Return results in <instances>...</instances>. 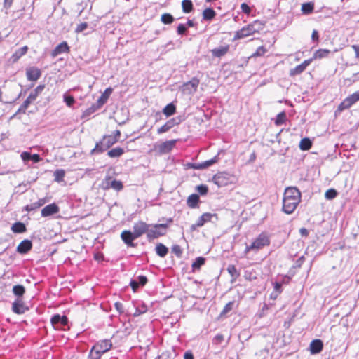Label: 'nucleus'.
Masks as SVG:
<instances>
[{"mask_svg":"<svg viewBox=\"0 0 359 359\" xmlns=\"http://www.w3.org/2000/svg\"><path fill=\"white\" fill-rule=\"evenodd\" d=\"M301 201V192L294 187L285 189L283 198V211L292 214Z\"/></svg>","mask_w":359,"mask_h":359,"instance_id":"nucleus-1","label":"nucleus"},{"mask_svg":"<svg viewBox=\"0 0 359 359\" xmlns=\"http://www.w3.org/2000/svg\"><path fill=\"white\" fill-rule=\"evenodd\" d=\"M112 347L110 339H103L97 341L90 349L88 359H100L102 355Z\"/></svg>","mask_w":359,"mask_h":359,"instance_id":"nucleus-2","label":"nucleus"},{"mask_svg":"<svg viewBox=\"0 0 359 359\" xmlns=\"http://www.w3.org/2000/svg\"><path fill=\"white\" fill-rule=\"evenodd\" d=\"M270 244V239L268 235L264 233H260L257 238L249 245H246L244 254L247 255L250 250L257 251Z\"/></svg>","mask_w":359,"mask_h":359,"instance_id":"nucleus-3","label":"nucleus"},{"mask_svg":"<svg viewBox=\"0 0 359 359\" xmlns=\"http://www.w3.org/2000/svg\"><path fill=\"white\" fill-rule=\"evenodd\" d=\"M45 88V85H39L35 89H34L28 96V97L24 101V102L19 107L17 113L25 114L26 110L34 102L38 96L42 93Z\"/></svg>","mask_w":359,"mask_h":359,"instance_id":"nucleus-4","label":"nucleus"},{"mask_svg":"<svg viewBox=\"0 0 359 359\" xmlns=\"http://www.w3.org/2000/svg\"><path fill=\"white\" fill-rule=\"evenodd\" d=\"M100 187L104 190L113 189L116 191H120L123 189V185L121 181L113 180L111 176H106L102 181Z\"/></svg>","mask_w":359,"mask_h":359,"instance_id":"nucleus-5","label":"nucleus"},{"mask_svg":"<svg viewBox=\"0 0 359 359\" xmlns=\"http://www.w3.org/2000/svg\"><path fill=\"white\" fill-rule=\"evenodd\" d=\"M116 142H117L116 137H112L111 135H105L96 144L95 148L93 151L103 152L114 145Z\"/></svg>","mask_w":359,"mask_h":359,"instance_id":"nucleus-6","label":"nucleus"},{"mask_svg":"<svg viewBox=\"0 0 359 359\" xmlns=\"http://www.w3.org/2000/svg\"><path fill=\"white\" fill-rule=\"evenodd\" d=\"M168 224H158L153 226L152 229H149L147 238L149 241L164 236L166 233Z\"/></svg>","mask_w":359,"mask_h":359,"instance_id":"nucleus-7","label":"nucleus"},{"mask_svg":"<svg viewBox=\"0 0 359 359\" xmlns=\"http://www.w3.org/2000/svg\"><path fill=\"white\" fill-rule=\"evenodd\" d=\"M359 101V91L355 92L344 100L338 106L337 111H342L350 108L353 104Z\"/></svg>","mask_w":359,"mask_h":359,"instance_id":"nucleus-8","label":"nucleus"},{"mask_svg":"<svg viewBox=\"0 0 359 359\" xmlns=\"http://www.w3.org/2000/svg\"><path fill=\"white\" fill-rule=\"evenodd\" d=\"M231 175L226 172H218L212 177V181L219 187L228 185L231 182Z\"/></svg>","mask_w":359,"mask_h":359,"instance_id":"nucleus-9","label":"nucleus"},{"mask_svg":"<svg viewBox=\"0 0 359 359\" xmlns=\"http://www.w3.org/2000/svg\"><path fill=\"white\" fill-rule=\"evenodd\" d=\"M51 323L55 329L62 330L68 324V318L66 316L55 314L51 318Z\"/></svg>","mask_w":359,"mask_h":359,"instance_id":"nucleus-10","label":"nucleus"},{"mask_svg":"<svg viewBox=\"0 0 359 359\" xmlns=\"http://www.w3.org/2000/svg\"><path fill=\"white\" fill-rule=\"evenodd\" d=\"M212 218H215L217 220L218 217L217 214L212 213H204L197 220L196 223L193 224L191 227L192 230L196 229L197 227H201L204 225L205 223L212 221Z\"/></svg>","mask_w":359,"mask_h":359,"instance_id":"nucleus-11","label":"nucleus"},{"mask_svg":"<svg viewBox=\"0 0 359 359\" xmlns=\"http://www.w3.org/2000/svg\"><path fill=\"white\" fill-rule=\"evenodd\" d=\"M255 29L250 24L235 32L233 40L245 38L255 34Z\"/></svg>","mask_w":359,"mask_h":359,"instance_id":"nucleus-12","label":"nucleus"},{"mask_svg":"<svg viewBox=\"0 0 359 359\" xmlns=\"http://www.w3.org/2000/svg\"><path fill=\"white\" fill-rule=\"evenodd\" d=\"M199 84V80L194 77L189 81L185 83L182 86V91L184 93L191 94L197 90Z\"/></svg>","mask_w":359,"mask_h":359,"instance_id":"nucleus-13","label":"nucleus"},{"mask_svg":"<svg viewBox=\"0 0 359 359\" xmlns=\"http://www.w3.org/2000/svg\"><path fill=\"white\" fill-rule=\"evenodd\" d=\"M151 225L146 224L144 222L140 221L133 226V233L137 238L140 237L144 233H148L149 228Z\"/></svg>","mask_w":359,"mask_h":359,"instance_id":"nucleus-14","label":"nucleus"},{"mask_svg":"<svg viewBox=\"0 0 359 359\" xmlns=\"http://www.w3.org/2000/svg\"><path fill=\"white\" fill-rule=\"evenodd\" d=\"M181 118L180 117L172 118L168 120L163 126L158 129V133L161 134L168 132L170 129L173 128L175 126L180 124Z\"/></svg>","mask_w":359,"mask_h":359,"instance_id":"nucleus-15","label":"nucleus"},{"mask_svg":"<svg viewBox=\"0 0 359 359\" xmlns=\"http://www.w3.org/2000/svg\"><path fill=\"white\" fill-rule=\"evenodd\" d=\"M312 62V60H306L302 64L296 66L294 68H292L290 70V76H295L297 75L301 74L303 72H304L306 67Z\"/></svg>","mask_w":359,"mask_h":359,"instance_id":"nucleus-16","label":"nucleus"},{"mask_svg":"<svg viewBox=\"0 0 359 359\" xmlns=\"http://www.w3.org/2000/svg\"><path fill=\"white\" fill-rule=\"evenodd\" d=\"M28 308L25 306L22 299L17 298L12 304V311L17 314H22Z\"/></svg>","mask_w":359,"mask_h":359,"instance_id":"nucleus-17","label":"nucleus"},{"mask_svg":"<svg viewBox=\"0 0 359 359\" xmlns=\"http://www.w3.org/2000/svg\"><path fill=\"white\" fill-rule=\"evenodd\" d=\"M218 161H219V157H218V155H217L212 159L205 161L201 163H192L191 165V168L196 169V170H203V169H205V168L212 165L214 163H217Z\"/></svg>","mask_w":359,"mask_h":359,"instance_id":"nucleus-18","label":"nucleus"},{"mask_svg":"<svg viewBox=\"0 0 359 359\" xmlns=\"http://www.w3.org/2000/svg\"><path fill=\"white\" fill-rule=\"evenodd\" d=\"M60 211V208L55 203H51L45 206L41 210V216L43 217L51 216L54 214L57 213Z\"/></svg>","mask_w":359,"mask_h":359,"instance_id":"nucleus-19","label":"nucleus"},{"mask_svg":"<svg viewBox=\"0 0 359 359\" xmlns=\"http://www.w3.org/2000/svg\"><path fill=\"white\" fill-rule=\"evenodd\" d=\"M26 76L29 81H36L41 77V72L37 67H32L27 69Z\"/></svg>","mask_w":359,"mask_h":359,"instance_id":"nucleus-20","label":"nucleus"},{"mask_svg":"<svg viewBox=\"0 0 359 359\" xmlns=\"http://www.w3.org/2000/svg\"><path fill=\"white\" fill-rule=\"evenodd\" d=\"M121 239L123 241L127 244L128 246L134 247L135 245L133 241L137 238L135 237V234L133 232H130V231H124L121 233Z\"/></svg>","mask_w":359,"mask_h":359,"instance_id":"nucleus-21","label":"nucleus"},{"mask_svg":"<svg viewBox=\"0 0 359 359\" xmlns=\"http://www.w3.org/2000/svg\"><path fill=\"white\" fill-rule=\"evenodd\" d=\"M69 50V47L66 41H63L57 45L51 53L53 57H55L58 55L64 53H67Z\"/></svg>","mask_w":359,"mask_h":359,"instance_id":"nucleus-22","label":"nucleus"},{"mask_svg":"<svg viewBox=\"0 0 359 359\" xmlns=\"http://www.w3.org/2000/svg\"><path fill=\"white\" fill-rule=\"evenodd\" d=\"M323 348V343L320 339H313L309 346L311 354H318L320 353Z\"/></svg>","mask_w":359,"mask_h":359,"instance_id":"nucleus-23","label":"nucleus"},{"mask_svg":"<svg viewBox=\"0 0 359 359\" xmlns=\"http://www.w3.org/2000/svg\"><path fill=\"white\" fill-rule=\"evenodd\" d=\"M32 248V243L29 240H24L17 247V251L21 254L27 253Z\"/></svg>","mask_w":359,"mask_h":359,"instance_id":"nucleus-24","label":"nucleus"},{"mask_svg":"<svg viewBox=\"0 0 359 359\" xmlns=\"http://www.w3.org/2000/svg\"><path fill=\"white\" fill-rule=\"evenodd\" d=\"M113 92V89L111 87H109L105 89L104 92L102 94V95L97 99L96 104L100 108L107 102L108 98L111 95Z\"/></svg>","mask_w":359,"mask_h":359,"instance_id":"nucleus-25","label":"nucleus"},{"mask_svg":"<svg viewBox=\"0 0 359 359\" xmlns=\"http://www.w3.org/2000/svg\"><path fill=\"white\" fill-rule=\"evenodd\" d=\"M229 50V46H219L211 50L212 55L215 57H222L225 55Z\"/></svg>","mask_w":359,"mask_h":359,"instance_id":"nucleus-26","label":"nucleus"},{"mask_svg":"<svg viewBox=\"0 0 359 359\" xmlns=\"http://www.w3.org/2000/svg\"><path fill=\"white\" fill-rule=\"evenodd\" d=\"M46 202L45 198H41L38 201L27 205L25 207V210L27 212L35 210L40 207L43 206Z\"/></svg>","mask_w":359,"mask_h":359,"instance_id":"nucleus-27","label":"nucleus"},{"mask_svg":"<svg viewBox=\"0 0 359 359\" xmlns=\"http://www.w3.org/2000/svg\"><path fill=\"white\" fill-rule=\"evenodd\" d=\"M330 53V50L328 49H319L314 53L313 57L309 60H312L313 61L316 59L325 58L329 56Z\"/></svg>","mask_w":359,"mask_h":359,"instance_id":"nucleus-28","label":"nucleus"},{"mask_svg":"<svg viewBox=\"0 0 359 359\" xmlns=\"http://www.w3.org/2000/svg\"><path fill=\"white\" fill-rule=\"evenodd\" d=\"M199 202V196L196 194H191L187 201V205L191 208H196Z\"/></svg>","mask_w":359,"mask_h":359,"instance_id":"nucleus-29","label":"nucleus"},{"mask_svg":"<svg viewBox=\"0 0 359 359\" xmlns=\"http://www.w3.org/2000/svg\"><path fill=\"white\" fill-rule=\"evenodd\" d=\"M175 140L166 141L160 145V150L163 153L170 151L175 144Z\"/></svg>","mask_w":359,"mask_h":359,"instance_id":"nucleus-30","label":"nucleus"},{"mask_svg":"<svg viewBox=\"0 0 359 359\" xmlns=\"http://www.w3.org/2000/svg\"><path fill=\"white\" fill-rule=\"evenodd\" d=\"M11 230L15 233H21L25 232L27 229L25 224L18 222L12 225Z\"/></svg>","mask_w":359,"mask_h":359,"instance_id":"nucleus-31","label":"nucleus"},{"mask_svg":"<svg viewBox=\"0 0 359 359\" xmlns=\"http://www.w3.org/2000/svg\"><path fill=\"white\" fill-rule=\"evenodd\" d=\"M12 291L17 298L22 299V296L25 293V288L22 285H16L13 286Z\"/></svg>","mask_w":359,"mask_h":359,"instance_id":"nucleus-32","label":"nucleus"},{"mask_svg":"<svg viewBox=\"0 0 359 359\" xmlns=\"http://www.w3.org/2000/svg\"><path fill=\"white\" fill-rule=\"evenodd\" d=\"M205 259L204 257H198L196 258L191 265L192 271H195L196 270H199L201 267L205 264Z\"/></svg>","mask_w":359,"mask_h":359,"instance_id":"nucleus-33","label":"nucleus"},{"mask_svg":"<svg viewBox=\"0 0 359 359\" xmlns=\"http://www.w3.org/2000/svg\"><path fill=\"white\" fill-rule=\"evenodd\" d=\"M156 252L161 257H164L168 252V248L162 243H158L156 246Z\"/></svg>","mask_w":359,"mask_h":359,"instance_id":"nucleus-34","label":"nucleus"},{"mask_svg":"<svg viewBox=\"0 0 359 359\" xmlns=\"http://www.w3.org/2000/svg\"><path fill=\"white\" fill-rule=\"evenodd\" d=\"M215 11L211 8H205L203 12V18L205 20H211L215 17Z\"/></svg>","mask_w":359,"mask_h":359,"instance_id":"nucleus-35","label":"nucleus"},{"mask_svg":"<svg viewBox=\"0 0 359 359\" xmlns=\"http://www.w3.org/2000/svg\"><path fill=\"white\" fill-rule=\"evenodd\" d=\"M314 10V3L307 2L302 5L301 11L304 14L308 15L311 13Z\"/></svg>","mask_w":359,"mask_h":359,"instance_id":"nucleus-36","label":"nucleus"},{"mask_svg":"<svg viewBox=\"0 0 359 359\" xmlns=\"http://www.w3.org/2000/svg\"><path fill=\"white\" fill-rule=\"evenodd\" d=\"M176 112V107L173 103L167 104L163 109V113L166 116H170Z\"/></svg>","mask_w":359,"mask_h":359,"instance_id":"nucleus-37","label":"nucleus"},{"mask_svg":"<svg viewBox=\"0 0 359 359\" xmlns=\"http://www.w3.org/2000/svg\"><path fill=\"white\" fill-rule=\"evenodd\" d=\"M124 153L123 149L121 147H116L107 152V155L111 158H117L121 156Z\"/></svg>","mask_w":359,"mask_h":359,"instance_id":"nucleus-38","label":"nucleus"},{"mask_svg":"<svg viewBox=\"0 0 359 359\" xmlns=\"http://www.w3.org/2000/svg\"><path fill=\"white\" fill-rule=\"evenodd\" d=\"M312 146V142L310 139L305 137L303 138L299 143V148L302 151L309 150Z\"/></svg>","mask_w":359,"mask_h":359,"instance_id":"nucleus-39","label":"nucleus"},{"mask_svg":"<svg viewBox=\"0 0 359 359\" xmlns=\"http://www.w3.org/2000/svg\"><path fill=\"white\" fill-rule=\"evenodd\" d=\"M182 8L184 13H190L194 8L192 1L191 0H183Z\"/></svg>","mask_w":359,"mask_h":359,"instance_id":"nucleus-40","label":"nucleus"},{"mask_svg":"<svg viewBox=\"0 0 359 359\" xmlns=\"http://www.w3.org/2000/svg\"><path fill=\"white\" fill-rule=\"evenodd\" d=\"M27 50L28 47L26 46L18 48L13 55V58L14 59V60H17L20 59L22 56L25 55L27 52Z\"/></svg>","mask_w":359,"mask_h":359,"instance_id":"nucleus-41","label":"nucleus"},{"mask_svg":"<svg viewBox=\"0 0 359 359\" xmlns=\"http://www.w3.org/2000/svg\"><path fill=\"white\" fill-rule=\"evenodd\" d=\"M287 120V116L285 111L279 113L275 119V124L278 126L283 125Z\"/></svg>","mask_w":359,"mask_h":359,"instance_id":"nucleus-42","label":"nucleus"},{"mask_svg":"<svg viewBox=\"0 0 359 359\" xmlns=\"http://www.w3.org/2000/svg\"><path fill=\"white\" fill-rule=\"evenodd\" d=\"M99 109H100V107H98V105L96 103L93 104L91 107H90L83 111L82 117L86 118L90 116L92 114L95 113Z\"/></svg>","mask_w":359,"mask_h":359,"instance_id":"nucleus-43","label":"nucleus"},{"mask_svg":"<svg viewBox=\"0 0 359 359\" xmlns=\"http://www.w3.org/2000/svg\"><path fill=\"white\" fill-rule=\"evenodd\" d=\"M65 175V171L62 169L56 170L53 174L55 181L57 182H62L64 180Z\"/></svg>","mask_w":359,"mask_h":359,"instance_id":"nucleus-44","label":"nucleus"},{"mask_svg":"<svg viewBox=\"0 0 359 359\" xmlns=\"http://www.w3.org/2000/svg\"><path fill=\"white\" fill-rule=\"evenodd\" d=\"M161 22L165 25H170L175 20L174 17L170 13H164L161 15Z\"/></svg>","mask_w":359,"mask_h":359,"instance_id":"nucleus-45","label":"nucleus"},{"mask_svg":"<svg viewBox=\"0 0 359 359\" xmlns=\"http://www.w3.org/2000/svg\"><path fill=\"white\" fill-rule=\"evenodd\" d=\"M63 100L67 104V106L69 107H72L73 104L75 103V100L74 97L69 95L67 93H65L63 95Z\"/></svg>","mask_w":359,"mask_h":359,"instance_id":"nucleus-46","label":"nucleus"},{"mask_svg":"<svg viewBox=\"0 0 359 359\" xmlns=\"http://www.w3.org/2000/svg\"><path fill=\"white\" fill-rule=\"evenodd\" d=\"M226 269L231 276L234 279H236L240 276L239 272L234 265H229Z\"/></svg>","mask_w":359,"mask_h":359,"instance_id":"nucleus-47","label":"nucleus"},{"mask_svg":"<svg viewBox=\"0 0 359 359\" xmlns=\"http://www.w3.org/2000/svg\"><path fill=\"white\" fill-rule=\"evenodd\" d=\"M234 304H235V302L233 301H231V302H229V303H227L224 306L223 310L221 311L220 316H226L229 312H230L233 309Z\"/></svg>","mask_w":359,"mask_h":359,"instance_id":"nucleus-48","label":"nucleus"},{"mask_svg":"<svg viewBox=\"0 0 359 359\" xmlns=\"http://www.w3.org/2000/svg\"><path fill=\"white\" fill-rule=\"evenodd\" d=\"M267 52L266 48L262 46L257 48L256 51L252 55V57H261L263 56Z\"/></svg>","mask_w":359,"mask_h":359,"instance_id":"nucleus-49","label":"nucleus"},{"mask_svg":"<svg viewBox=\"0 0 359 359\" xmlns=\"http://www.w3.org/2000/svg\"><path fill=\"white\" fill-rule=\"evenodd\" d=\"M250 25L253 27L255 33L259 32L264 27V24L259 20H255L252 23H250Z\"/></svg>","mask_w":359,"mask_h":359,"instance_id":"nucleus-50","label":"nucleus"},{"mask_svg":"<svg viewBox=\"0 0 359 359\" xmlns=\"http://www.w3.org/2000/svg\"><path fill=\"white\" fill-rule=\"evenodd\" d=\"M337 196V191L334 189H328L325 194V196L328 200H332Z\"/></svg>","mask_w":359,"mask_h":359,"instance_id":"nucleus-51","label":"nucleus"},{"mask_svg":"<svg viewBox=\"0 0 359 359\" xmlns=\"http://www.w3.org/2000/svg\"><path fill=\"white\" fill-rule=\"evenodd\" d=\"M196 190L202 196L205 195L208 191V188L205 184H200L196 187Z\"/></svg>","mask_w":359,"mask_h":359,"instance_id":"nucleus-52","label":"nucleus"},{"mask_svg":"<svg viewBox=\"0 0 359 359\" xmlns=\"http://www.w3.org/2000/svg\"><path fill=\"white\" fill-rule=\"evenodd\" d=\"M224 335L222 334H217L212 339V342L214 344L219 345L224 341Z\"/></svg>","mask_w":359,"mask_h":359,"instance_id":"nucleus-53","label":"nucleus"},{"mask_svg":"<svg viewBox=\"0 0 359 359\" xmlns=\"http://www.w3.org/2000/svg\"><path fill=\"white\" fill-rule=\"evenodd\" d=\"M172 252L176 255L177 257H181L182 251L181 247L179 245H174L171 248Z\"/></svg>","mask_w":359,"mask_h":359,"instance_id":"nucleus-54","label":"nucleus"},{"mask_svg":"<svg viewBox=\"0 0 359 359\" xmlns=\"http://www.w3.org/2000/svg\"><path fill=\"white\" fill-rule=\"evenodd\" d=\"M88 25L87 22H82L77 25V27L75 29V32L76 33L82 32L88 27Z\"/></svg>","mask_w":359,"mask_h":359,"instance_id":"nucleus-55","label":"nucleus"},{"mask_svg":"<svg viewBox=\"0 0 359 359\" xmlns=\"http://www.w3.org/2000/svg\"><path fill=\"white\" fill-rule=\"evenodd\" d=\"M135 280H137V283L140 285V286H144L147 283V278L144 276H139Z\"/></svg>","mask_w":359,"mask_h":359,"instance_id":"nucleus-56","label":"nucleus"},{"mask_svg":"<svg viewBox=\"0 0 359 359\" xmlns=\"http://www.w3.org/2000/svg\"><path fill=\"white\" fill-rule=\"evenodd\" d=\"M177 34L182 35L187 32V27L184 24H180L177 29Z\"/></svg>","mask_w":359,"mask_h":359,"instance_id":"nucleus-57","label":"nucleus"},{"mask_svg":"<svg viewBox=\"0 0 359 359\" xmlns=\"http://www.w3.org/2000/svg\"><path fill=\"white\" fill-rule=\"evenodd\" d=\"M241 8L242 11L245 14H249L251 11L250 6L245 3H243L241 4Z\"/></svg>","mask_w":359,"mask_h":359,"instance_id":"nucleus-58","label":"nucleus"},{"mask_svg":"<svg viewBox=\"0 0 359 359\" xmlns=\"http://www.w3.org/2000/svg\"><path fill=\"white\" fill-rule=\"evenodd\" d=\"M31 155L29 152L24 151L21 154L20 156L24 161H27L30 160Z\"/></svg>","mask_w":359,"mask_h":359,"instance_id":"nucleus-59","label":"nucleus"},{"mask_svg":"<svg viewBox=\"0 0 359 359\" xmlns=\"http://www.w3.org/2000/svg\"><path fill=\"white\" fill-rule=\"evenodd\" d=\"M114 306L116 308V309L120 313H123V306L122 304V303L119 302H117L114 304Z\"/></svg>","mask_w":359,"mask_h":359,"instance_id":"nucleus-60","label":"nucleus"},{"mask_svg":"<svg viewBox=\"0 0 359 359\" xmlns=\"http://www.w3.org/2000/svg\"><path fill=\"white\" fill-rule=\"evenodd\" d=\"M130 285L131 286L132 289L134 291H136L137 290V288L140 287V285L138 284L137 280L135 279L132 280L130 281Z\"/></svg>","mask_w":359,"mask_h":359,"instance_id":"nucleus-61","label":"nucleus"},{"mask_svg":"<svg viewBox=\"0 0 359 359\" xmlns=\"http://www.w3.org/2000/svg\"><path fill=\"white\" fill-rule=\"evenodd\" d=\"M30 160L34 163H38L41 160V158L39 154H34L31 155Z\"/></svg>","mask_w":359,"mask_h":359,"instance_id":"nucleus-62","label":"nucleus"},{"mask_svg":"<svg viewBox=\"0 0 359 359\" xmlns=\"http://www.w3.org/2000/svg\"><path fill=\"white\" fill-rule=\"evenodd\" d=\"M311 39L314 41H318L319 35H318V32L317 30H316V29L313 30L312 34H311Z\"/></svg>","mask_w":359,"mask_h":359,"instance_id":"nucleus-63","label":"nucleus"},{"mask_svg":"<svg viewBox=\"0 0 359 359\" xmlns=\"http://www.w3.org/2000/svg\"><path fill=\"white\" fill-rule=\"evenodd\" d=\"M351 47L355 51V57L357 58H359V46L358 45H353Z\"/></svg>","mask_w":359,"mask_h":359,"instance_id":"nucleus-64","label":"nucleus"}]
</instances>
